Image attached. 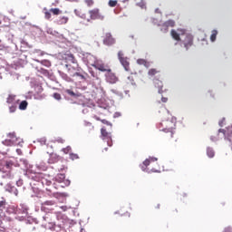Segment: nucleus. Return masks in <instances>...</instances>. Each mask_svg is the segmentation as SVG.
Returning a JSON list of instances; mask_svg holds the SVG:
<instances>
[{"instance_id":"nucleus-1","label":"nucleus","mask_w":232,"mask_h":232,"mask_svg":"<svg viewBox=\"0 0 232 232\" xmlns=\"http://www.w3.org/2000/svg\"><path fill=\"white\" fill-rule=\"evenodd\" d=\"M74 14L80 19H83V21H87V23H92V21H97L99 19H104V16L101 14V10L99 8L91 9L88 11L89 15L82 13L81 9H74Z\"/></svg>"},{"instance_id":"nucleus-2","label":"nucleus","mask_w":232,"mask_h":232,"mask_svg":"<svg viewBox=\"0 0 232 232\" xmlns=\"http://www.w3.org/2000/svg\"><path fill=\"white\" fill-rule=\"evenodd\" d=\"M160 131H164V133H170V137H173L175 133V129L177 128V118H171L170 120H163L158 125Z\"/></svg>"},{"instance_id":"nucleus-3","label":"nucleus","mask_w":232,"mask_h":232,"mask_svg":"<svg viewBox=\"0 0 232 232\" xmlns=\"http://www.w3.org/2000/svg\"><path fill=\"white\" fill-rule=\"evenodd\" d=\"M14 163L12 160H0V171L3 173L4 179H14Z\"/></svg>"},{"instance_id":"nucleus-4","label":"nucleus","mask_w":232,"mask_h":232,"mask_svg":"<svg viewBox=\"0 0 232 232\" xmlns=\"http://www.w3.org/2000/svg\"><path fill=\"white\" fill-rule=\"evenodd\" d=\"M4 146H23V139L17 137L15 132L7 134V139L3 141Z\"/></svg>"},{"instance_id":"nucleus-5","label":"nucleus","mask_w":232,"mask_h":232,"mask_svg":"<svg viewBox=\"0 0 232 232\" xmlns=\"http://www.w3.org/2000/svg\"><path fill=\"white\" fill-rule=\"evenodd\" d=\"M118 59L124 70L130 72V62L128 61V57H124V53H122V51L118 53Z\"/></svg>"},{"instance_id":"nucleus-6","label":"nucleus","mask_w":232,"mask_h":232,"mask_svg":"<svg viewBox=\"0 0 232 232\" xmlns=\"http://www.w3.org/2000/svg\"><path fill=\"white\" fill-rule=\"evenodd\" d=\"M54 179L59 184H62V188H67V186H70L71 184L70 179H66V176L64 174H57Z\"/></svg>"},{"instance_id":"nucleus-7","label":"nucleus","mask_w":232,"mask_h":232,"mask_svg":"<svg viewBox=\"0 0 232 232\" xmlns=\"http://www.w3.org/2000/svg\"><path fill=\"white\" fill-rule=\"evenodd\" d=\"M83 61L86 63L87 66H95L97 63V58L92 53H86L83 57Z\"/></svg>"},{"instance_id":"nucleus-8","label":"nucleus","mask_w":232,"mask_h":232,"mask_svg":"<svg viewBox=\"0 0 232 232\" xmlns=\"http://www.w3.org/2000/svg\"><path fill=\"white\" fill-rule=\"evenodd\" d=\"M44 220L45 222H48V224L44 225L45 229H51V231L55 229V223H53V221H52V214H46L44 217Z\"/></svg>"},{"instance_id":"nucleus-9","label":"nucleus","mask_w":232,"mask_h":232,"mask_svg":"<svg viewBox=\"0 0 232 232\" xmlns=\"http://www.w3.org/2000/svg\"><path fill=\"white\" fill-rule=\"evenodd\" d=\"M105 77L107 82H110V84H115V82L119 81L117 75H115V73L111 72V69H110V71L107 72Z\"/></svg>"},{"instance_id":"nucleus-10","label":"nucleus","mask_w":232,"mask_h":232,"mask_svg":"<svg viewBox=\"0 0 232 232\" xmlns=\"http://www.w3.org/2000/svg\"><path fill=\"white\" fill-rule=\"evenodd\" d=\"M102 138L103 140H107L108 146H113V142L111 141V133L107 132L104 128L101 129Z\"/></svg>"},{"instance_id":"nucleus-11","label":"nucleus","mask_w":232,"mask_h":232,"mask_svg":"<svg viewBox=\"0 0 232 232\" xmlns=\"http://www.w3.org/2000/svg\"><path fill=\"white\" fill-rule=\"evenodd\" d=\"M103 44H106V46H111V44H115V38L111 36V34H105L103 38Z\"/></svg>"},{"instance_id":"nucleus-12","label":"nucleus","mask_w":232,"mask_h":232,"mask_svg":"<svg viewBox=\"0 0 232 232\" xmlns=\"http://www.w3.org/2000/svg\"><path fill=\"white\" fill-rule=\"evenodd\" d=\"M183 44L186 48V50H189L191 46H193V35L187 34L185 39L183 40Z\"/></svg>"},{"instance_id":"nucleus-13","label":"nucleus","mask_w":232,"mask_h":232,"mask_svg":"<svg viewBox=\"0 0 232 232\" xmlns=\"http://www.w3.org/2000/svg\"><path fill=\"white\" fill-rule=\"evenodd\" d=\"M96 70H99L100 72H110L111 68L108 66V64H105L103 63L97 62L94 64V67Z\"/></svg>"},{"instance_id":"nucleus-14","label":"nucleus","mask_w":232,"mask_h":232,"mask_svg":"<svg viewBox=\"0 0 232 232\" xmlns=\"http://www.w3.org/2000/svg\"><path fill=\"white\" fill-rule=\"evenodd\" d=\"M154 86L155 88H158L159 90V93H162V88H163V84H162V81L159 80V79H155L154 80Z\"/></svg>"},{"instance_id":"nucleus-15","label":"nucleus","mask_w":232,"mask_h":232,"mask_svg":"<svg viewBox=\"0 0 232 232\" xmlns=\"http://www.w3.org/2000/svg\"><path fill=\"white\" fill-rule=\"evenodd\" d=\"M69 21L68 16H60L57 20H56V24L59 25H63V24H66Z\"/></svg>"},{"instance_id":"nucleus-16","label":"nucleus","mask_w":232,"mask_h":232,"mask_svg":"<svg viewBox=\"0 0 232 232\" xmlns=\"http://www.w3.org/2000/svg\"><path fill=\"white\" fill-rule=\"evenodd\" d=\"M65 59L66 61H68L69 63H72V64H77V59H75V56H73V54L72 53L67 54Z\"/></svg>"},{"instance_id":"nucleus-17","label":"nucleus","mask_w":232,"mask_h":232,"mask_svg":"<svg viewBox=\"0 0 232 232\" xmlns=\"http://www.w3.org/2000/svg\"><path fill=\"white\" fill-rule=\"evenodd\" d=\"M170 35L175 41H180V34L177 33L175 29L170 31Z\"/></svg>"},{"instance_id":"nucleus-18","label":"nucleus","mask_w":232,"mask_h":232,"mask_svg":"<svg viewBox=\"0 0 232 232\" xmlns=\"http://www.w3.org/2000/svg\"><path fill=\"white\" fill-rule=\"evenodd\" d=\"M156 160H158L157 158H149L143 161V166H145V168H148V166H150L151 162H156Z\"/></svg>"},{"instance_id":"nucleus-19","label":"nucleus","mask_w":232,"mask_h":232,"mask_svg":"<svg viewBox=\"0 0 232 232\" xmlns=\"http://www.w3.org/2000/svg\"><path fill=\"white\" fill-rule=\"evenodd\" d=\"M163 26H166V28H173V26H175V20H168L164 22Z\"/></svg>"},{"instance_id":"nucleus-20","label":"nucleus","mask_w":232,"mask_h":232,"mask_svg":"<svg viewBox=\"0 0 232 232\" xmlns=\"http://www.w3.org/2000/svg\"><path fill=\"white\" fill-rule=\"evenodd\" d=\"M137 63L138 64L143 65L146 68H150V62L146 61L145 59H138Z\"/></svg>"},{"instance_id":"nucleus-21","label":"nucleus","mask_w":232,"mask_h":232,"mask_svg":"<svg viewBox=\"0 0 232 232\" xmlns=\"http://www.w3.org/2000/svg\"><path fill=\"white\" fill-rule=\"evenodd\" d=\"M93 119H95L96 121H100L101 122H102V124H106V126H112L111 122L108 121L107 120H101V118H99L97 115L93 116Z\"/></svg>"},{"instance_id":"nucleus-22","label":"nucleus","mask_w":232,"mask_h":232,"mask_svg":"<svg viewBox=\"0 0 232 232\" xmlns=\"http://www.w3.org/2000/svg\"><path fill=\"white\" fill-rule=\"evenodd\" d=\"M44 18L47 19V21H50V19H52V12L48 11L46 7L44 8Z\"/></svg>"},{"instance_id":"nucleus-23","label":"nucleus","mask_w":232,"mask_h":232,"mask_svg":"<svg viewBox=\"0 0 232 232\" xmlns=\"http://www.w3.org/2000/svg\"><path fill=\"white\" fill-rule=\"evenodd\" d=\"M157 73H160V71H159L155 68H151L148 72V75H150V77H154V75H157Z\"/></svg>"},{"instance_id":"nucleus-24","label":"nucleus","mask_w":232,"mask_h":232,"mask_svg":"<svg viewBox=\"0 0 232 232\" xmlns=\"http://www.w3.org/2000/svg\"><path fill=\"white\" fill-rule=\"evenodd\" d=\"M217 35H218V30H213L212 34L210 35V41L212 43H215L217 41Z\"/></svg>"},{"instance_id":"nucleus-25","label":"nucleus","mask_w":232,"mask_h":232,"mask_svg":"<svg viewBox=\"0 0 232 232\" xmlns=\"http://www.w3.org/2000/svg\"><path fill=\"white\" fill-rule=\"evenodd\" d=\"M6 102L7 104H14V102H15V95L14 94L9 95L6 99Z\"/></svg>"},{"instance_id":"nucleus-26","label":"nucleus","mask_w":232,"mask_h":232,"mask_svg":"<svg viewBox=\"0 0 232 232\" xmlns=\"http://www.w3.org/2000/svg\"><path fill=\"white\" fill-rule=\"evenodd\" d=\"M65 93H67L71 97H75V98L81 97V94H77V93L73 92V91H72L70 89L65 90Z\"/></svg>"},{"instance_id":"nucleus-27","label":"nucleus","mask_w":232,"mask_h":232,"mask_svg":"<svg viewBox=\"0 0 232 232\" xmlns=\"http://www.w3.org/2000/svg\"><path fill=\"white\" fill-rule=\"evenodd\" d=\"M50 12L53 15H60V14H63V11H61V9H59V8H51Z\"/></svg>"},{"instance_id":"nucleus-28","label":"nucleus","mask_w":232,"mask_h":232,"mask_svg":"<svg viewBox=\"0 0 232 232\" xmlns=\"http://www.w3.org/2000/svg\"><path fill=\"white\" fill-rule=\"evenodd\" d=\"M207 155L208 157H209V159H213V157H215V150H213V149L208 147L207 149Z\"/></svg>"},{"instance_id":"nucleus-29","label":"nucleus","mask_w":232,"mask_h":232,"mask_svg":"<svg viewBox=\"0 0 232 232\" xmlns=\"http://www.w3.org/2000/svg\"><path fill=\"white\" fill-rule=\"evenodd\" d=\"M26 108H28V102H21V103L19 104V110H26Z\"/></svg>"},{"instance_id":"nucleus-30","label":"nucleus","mask_w":232,"mask_h":232,"mask_svg":"<svg viewBox=\"0 0 232 232\" xmlns=\"http://www.w3.org/2000/svg\"><path fill=\"white\" fill-rule=\"evenodd\" d=\"M5 208H6V199H5V198H2L0 199V210L3 211Z\"/></svg>"},{"instance_id":"nucleus-31","label":"nucleus","mask_w":232,"mask_h":232,"mask_svg":"<svg viewBox=\"0 0 232 232\" xmlns=\"http://www.w3.org/2000/svg\"><path fill=\"white\" fill-rule=\"evenodd\" d=\"M7 213L17 214V208H15V206H9V208H7Z\"/></svg>"},{"instance_id":"nucleus-32","label":"nucleus","mask_w":232,"mask_h":232,"mask_svg":"<svg viewBox=\"0 0 232 232\" xmlns=\"http://www.w3.org/2000/svg\"><path fill=\"white\" fill-rule=\"evenodd\" d=\"M41 64H43V66H46V68H50V66H52V63L49 60H42Z\"/></svg>"},{"instance_id":"nucleus-33","label":"nucleus","mask_w":232,"mask_h":232,"mask_svg":"<svg viewBox=\"0 0 232 232\" xmlns=\"http://www.w3.org/2000/svg\"><path fill=\"white\" fill-rule=\"evenodd\" d=\"M84 3L88 8H92L93 5H95V2L93 0H84Z\"/></svg>"},{"instance_id":"nucleus-34","label":"nucleus","mask_w":232,"mask_h":232,"mask_svg":"<svg viewBox=\"0 0 232 232\" xmlns=\"http://www.w3.org/2000/svg\"><path fill=\"white\" fill-rule=\"evenodd\" d=\"M0 231H6V227H5V223H3V218L0 216Z\"/></svg>"},{"instance_id":"nucleus-35","label":"nucleus","mask_w":232,"mask_h":232,"mask_svg":"<svg viewBox=\"0 0 232 232\" xmlns=\"http://www.w3.org/2000/svg\"><path fill=\"white\" fill-rule=\"evenodd\" d=\"M17 110V104L14 103L9 107V111L10 113H15V111Z\"/></svg>"},{"instance_id":"nucleus-36","label":"nucleus","mask_w":232,"mask_h":232,"mask_svg":"<svg viewBox=\"0 0 232 232\" xmlns=\"http://www.w3.org/2000/svg\"><path fill=\"white\" fill-rule=\"evenodd\" d=\"M54 205H55V201L53 200H47L42 204V206H54Z\"/></svg>"},{"instance_id":"nucleus-37","label":"nucleus","mask_w":232,"mask_h":232,"mask_svg":"<svg viewBox=\"0 0 232 232\" xmlns=\"http://www.w3.org/2000/svg\"><path fill=\"white\" fill-rule=\"evenodd\" d=\"M63 153H65V155H68V153H72V147L67 146L66 148L63 149Z\"/></svg>"},{"instance_id":"nucleus-38","label":"nucleus","mask_w":232,"mask_h":232,"mask_svg":"<svg viewBox=\"0 0 232 232\" xmlns=\"http://www.w3.org/2000/svg\"><path fill=\"white\" fill-rule=\"evenodd\" d=\"M109 6H111V8H114V6H117V0H110Z\"/></svg>"},{"instance_id":"nucleus-39","label":"nucleus","mask_w":232,"mask_h":232,"mask_svg":"<svg viewBox=\"0 0 232 232\" xmlns=\"http://www.w3.org/2000/svg\"><path fill=\"white\" fill-rule=\"evenodd\" d=\"M70 159L71 160H77V159H79V155L75 153H70Z\"/></svg>"},{"instance_id":"nucleus-40","label":"nucleus","mask_w":232,"mask_h":232,"mask_svg":"<svg viewBox=\"0 0 232 232\" xmlns=\"http://www.w3.org/2000/svg\"><path fill=\"white\" fill-rule=\"evenodd\" d=\"M56 101H61V94L59 92H55L53 95Z\"/></svg>"},{"instance_id":"nucleus-41","label":"nucleus","mask_w":232,"mask_h":232,"mask_svg":"<svg viewBox=\"0 0 232 232\" xmlns=\"http://www.w3.org/2000/svg\"><path fill=\"white\" fill-rule=\"evenodd\" d=\"M58 144H64L65 140L63 138H58L55 140Z\"/></svg>"},{"instance_id":"nucleus-42","label":"nucleus","mask_w":232,"mask_h":232,"mask_svg":"<svg viewBox=\"0 0 232 232\" xmlns=\"http://www.w3.org/2000/svg\"><path fill=\"white\" fill-rule=\"evenodd\" d=\"M12 191L15 195V197H17V195H19V190H17V188H13Z\"/></svg>"},{"instance_id":"nucleus-43","label":"nucleus","mask_w":232,"mask_h":232,"mask_svg":"<svg viewBox=\"0 0 232 232\" xmlns=\"http://www.w3.org/2000/svg\"><path fill=\"white\" fill-rule=\"evenodd\" d=\"M224 232H232L231 227H227L225 228Z\"/></svg>"},{"instance_id":"nucleus-44","label":"nucleus","mask_w":232,"mask_h":232,"mask_svg":"<svg viewBox=\"0 0 232 232\" xmlns=\"http://www.w3.org/2000/svg\"><path fill=\"white\" fill-rule=\"evenodd\" d=\"M16 153H18V155H23V150H21V149H17Z\"/></svg>"},{"instance_id":"nucleus-45","label":"nucleus","mask_w":232,"mask_h":232,"mask_svg":"<svg viewBox=\"0 0 232 232\" xmlns=\"http://www.w3.org/2000/svg\"><path fill=\"white\" fill-rule=\"evenodd\" d=\"M128 80L130 81L131 84H133V77L132 76H129Z\"/></svg>"},{"instance_id":"nucleus-46","label":"nucleus","mask_w":232,"mask_h":232,"mask_svg":"<svg viewBox=\"0 0 232 232\" xmlns=\"http://www.w3.org/2000/svg\"><path fill=\"white\" fill-rule=\"evenodd\" d=\"M161 101H162V102H168V98L162 97V98H161Z\"/></svg>"},{"instance_id":"nucleus-47","label":"nucleus","mask_w":232,"mask_h":232,"mask_svg":"<svg viewBox=\"0 0 232 232\" xmlns=\"http://www.w3.org/2000/svg\"><path fill=\"white\" fill-rule=\"evenodd\" d=\"M23 213H24V215H26V213H28V209H27V208H24V209L23 210Z\"/></svg>"},{"instance_id":"nucleus-48","label":"nucleus","mask_w":232,"mask_h":232,"mask_svg":"<svg viewBox=\"0 0 232 232\" xmlns=\"http://www.w3.org/2000/svg\"><path fill=\"white\" fill-rule=\"evenodd\" d=\"M156 209H160V204H158V205L156 206Z\"/></svg>"},{"instance_id":"nucleus-49","label":"nucleus","mask_w":232,"mask_h":232,"mask_svg":"<svg viewBox=\"0 0 232 232\" xmlns=\"http://www.w3.org/2000/svg\"><path fill=\"white\" fill-rule=\"evenodd\" d=\"M178 32H181V34H184V30H179V29H178Z\"/></svg>"},{"instance_id":"nucleus-50","label":"nucleus","mask_w":232,"mask_h":232,"mask_svg":"<svg viewBox=\"0 0 232 232\" xmlns=\"http://www.w3.org/2000/svg\"><path fill=\"white\" fill-rule=\"evenodd\" d=\"M89 124V126H91V128H92V130H93V125H92V123H88Z\"/></svg>"},{"instance_id":"nucleus-51","label":"nucleus","mask_w":232,"mask_h":232,"mask_svg":"<svg viewBox=\"0 0 232 232\" xmlns=\"http://www.w3.org/2000/svg\"><path fill=\"white\" fill-rule=\"evenodd\" d=\"M75 75H77L78 77H81V73L76 72Z\"/></svg>"},{"instance_id":"nucleus-52","label":"nucleus","mask_w":232,"mask_h":232,"mask_svg":"<svg viewBox=\"0 0 232 232\" xmlns=\"http://www.w3.org/2000/svg\"><path fill=\"white\" fill-rule=\"evenodd\" d=\"M63 211H66V207H61Z\"/></svg>"},{"instance_id":"nucleus-53","label":"nucleus","mask_w":232,"mask_h":232,"mask_svg":"<svg viewBox=\"0 0 232 232\" xmlns=\"http://www.w3.org/2000/svg\"><path fill=\"white\" fill-rule=\"evenodd\" d=\"M80 77H81L82 79H84V75H82V74H81Z\"/></svg>"},{"instance_id":"nucleus-54","label":"nucleus","mask_w":232,"mask_h":232,"mask_svg":"<svg viewBox=\"0 0 232 232\" xmlns=\"http://www.w3.org/2000/svg\"><path fill=\"white\" fill-rule=\"evenodd\" d=\"M104 150H105V151H108V148H105Z\"/></svg>"},{"instance_id":"nucleus-55","label":"nucleus","mask_w":232,"mask_h":232,"mask_svg":"<svg viewBox=\"0 0 232 232\" xmlns=\"http://www.w3.org/2000/svg\"><path fill=\"white\" fill-rule=\"evenodd\" d=\"M65 66H66V68H68V64H66Z\"/></svg>"},{"instance_id":"nucleus-56","label":"nucleus","mask_w":232,"mask_h":232,"mask_svg":"<svg viewBox=\"0 0 232 232\" xmlns=\"http://www.w3.org/2000/svg\"><path fill=\"white\" fill-rule=\"evenodd\" d=\"M119 212H115V215H117Z\"/></svg>"},{"instance_id":"nucleus-57","label":"nucleus","mask_w":232,"mask_h":232,"mask_svg":"<svg viewBox=\"0 0 232 232\" xmlns=\"http://www.w3.org/2000/svg\"><path fill=\"white\" fill-rule=\"evenodd\" d=\"M0 43H1V40H0Z\"/></svg>"}]
</instances>
